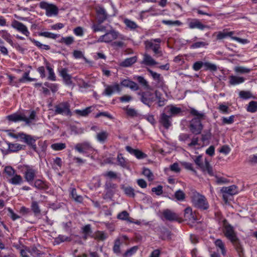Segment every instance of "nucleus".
Listing matches in <instances>:
<instances>
[{
	"label": "nucleus",
	"instance_id": "f257e3e1",
	"mask_svg": "<svg viewBox=\"0 0 257 257\" xmlns=\"http://www.w3.org/2000/svg\"><path fill=\"white\" fill-rule=\"evenodd\" d=\"M222 223L223 232L224 236L232 242L238 252L239 256L241 257L243 254V249L236 236L233 227L228 223L226 219H223Z\"/></svg>",
	"mask_w": 257,
	"mask_h": 257
},
{
	"label": "nucleus",
	"instance_id": "f03ea898",
	"mask_svg": "<svg viewBox=\"0 0 257 257\" xmlns=\"http://www.w3.org/2000/svg\"><path fill=\"white\" fill-rule=\"evenodd\" d=\"M190 113L194 115V117L190 122V130L193 134L199 135L201 133L203 129L201 121L205 119V114L203 112H199L194 108L191 109Z\"/></svg>",
	"mask_w": 257,
	"mask_h": 257
},
{
	"label": "nucleus",
	"instance_id": "7ed1b4c3",
	"mask_svg": "<svg viewBox=\"0 0 257 257\" xmlns=\"http://www.w3.org/2000/svg\"><path fill=\"white\" fill-rule=\"evenodd\" d=\"M36 116V112L31 111L29 115L24 113H14L8 115L7 118L10 121L18 122L24 121L27 125H30L35 120Z\"/></svg>",
	"mask_w": 257,
	"mask_h": 257
},
{
	"label": "nucleus",
	"instance_id": "20e7f679",
	"mask_svg": "<svg viewBox=\"0 0 257 257\" xmlns=\"http://www.w3.org/2000/svg\"><path fill=\"white\" fill-rule=\"evenodd\" d=\"M191 201L195 207L200 209L207 210L209 208L208 203L205 196L196 192L193 193Z\"/></svg>",
	"mask_w": 257,
	"mask_h": 257
},
{
	"label": "nucleus",
	"instance_id": "39448f33",
	"mask_svg": "<svg viewBox=\"0 0 257 257\" xmlns=\"http://www.w3.org/2000/svg\"><path fill=\"white\" fill-rule=\"evenodd\" d=\"M54 113L66 116H71L70 105L67 101H63L54 106Z\"/></svg>",
	"mask_w": 257,
	"mask_h": 257
},
{
	"label": "nucleus",
	"instance_id": "423d86ee",
	"mask_svg": "<svg viewBox=\"0 0 257 257\" xmlns=\"http://www.w3.org/2000/svg\"><path fill=\"white\" fill-rule=\"evenodd\" d=\"M119 36V33L113 29H111L109 32L104 35L99 37L96 41L97 43H109L114 40L116 39Z\"/></svg>",
	"mask_w": 257,
	"mask_h": 257
},
{
	"label": "nucleus",
	"instance_id": "0eeeda50",
	"mask_svg": "<svg viewBox=\"0 0 257 257\" xmlns=\"http://www.w3.org/2000/svg\"><path fill=\"white\" fill-rule=\"evenodd\" d=\"M195 164L203 171H206L208 174L212 176L214 175L213 170L209 162L205 160V163L204 164L202 161V156H198L194 160Z\"/></svg>",
	"mask_w": 257,
	"mask_h": 257
},
{
	"label": "nucleus",
	"instance_id": "6e6552de",
	"mask_svg": "<svg viewBox=\"0 0 257 257\" xmlns=\"http://www.w3.org/2000/svg\"><path fill=\"white\" fill-rule=\"evenodd\" d=\"M40 7L41 9L46 10V14L48 17H51L53 15L56 16L58 14V9L53 4H50L43 2L40 3Z\"/></svg>",
	"mask_w": 257,
	"mask_h": 257
},
{
	"label": "nucleus",
	"instance_id": "1a4fd4ad",
	"mask_svg": "<svg viewBox=\"0 0 257 257\" xmlns=\"http://www.w3.org/2000/svg\"><path fill=\"white\" fill-rule=\"evenodd\" d=\"M138 94L141 96V100L145 104L151 106L152 102L155 101V96L150 91L139 92Z\"/></svg>",
	"mask_w": 257,
	"mask_h": 257
},
{
	"label": "nucleus",
	"instance_id": "9d476101",
	"mask_svg": "<svg viewBox=\"0 0 257 257\" xmlns=\"http://www.w3.org/2000/svg\"><path fill=\"white\" fill-rule=\"evenodd\" d=\"M154 42L160 43L161 40L160 39H155L151 41H147L145 42L146 48L147 49L151 48L156 54H160L161 52L159 51L160 45L158 44H154Z\"/></svg>",
	"mask_w": 257,
	"mask_h": 257
},
{
	"label": "nucleus",
	"instance_id": "9b49d317",
	"mask_svg": "<svg viewBox=\"0 0 257 257\" xmlns=\"http://www.w3.org/2000/svg\"><path fill=\"white\" fill-rule=\"evenodd\" d=\"M120 91L121 88L119 85L117 83H114L112 85H106L102 94L110 96L115 92H120Z\"/></svg>",
	"mask_w": 257,
	"mask_h": 257
},
{
	"label": "nucleus",
	"instance_id": "f8f14e48",
	"mask_svg": "<svg viewBox=\"0 0 257 257\" xmlns=\"http://www.w3.org/2000/svg\"><path fill=\"white\" fill-rule=\"evenodd\" d=\"M164 111L171 117L177 115L182 112V109L180 107H177L172 104L166 106L164 108Z\"/></svg>",
	"mask_w": 257,
	"mask_h": 257
},
{
	"label": "nucleus",
	"instance_id": "ddd939ff",
	"mask_svg": "<svg viewBox=\"0 0 257 257\" xmlns=\"http://www.w3.org/2000/svg\"><path fill=\"white\" fill-rule=\"evenodd\" d=\"M12 26L17 31L21 32L23 34L25 35L26 36H29L30 33L27 28V27L24 25L23 23L17 21H14L12 22Z\"/></svg>",
	"mask_w": 257,
	"mask_h": 257
},
{
	"label": "nucleus",
	"instance_id": "4468645a",
	"mask_svg": "<svg viewBox=\"0 0 257 257\" xmlns=\"http://www.w3.org/2000/svg\"><path fill=\"white\" fill-rule=\"evenodd\" d=\"M172 117L166 112H163L160 115V122L166 129H168L172 124Z\"/></svg>",
	"mask_w": 257,
	"mask_h": 257
},
{
	"label": "nucleus",
	"instance_id": "2eb2a0df",
	"mask_svg": "<svg viewBox=\"0 0 257 257\" xmlns=\"http://www.w3.org/2000/svg\"><path fill=\"white\" fill-rule=\"evenodd\" d=\"M126 150L130 154L134 155L138 159H142L147 158V155L138 149H134L130 146L125 147Z\"/></svg>",
	"mask_w": 257,
	"mask_h": 257
},
{
	"label": "nucleus",
	"instance_id": "dca6fc26",
	"mask_svg": "<svg viewBox=\"0 0 257 257\" xmlns=\"http://www.w3.org/2000/svg\"><path fill=\"white\" fill-rule=\"evenodd\" d=\"M184 217L185 220L192 223L194 222L197 220L194 213H193L192 208L190 207H187L185 209Z\"/></svg>",
	"mask_w": 257,
	"mask_h": 257
},
{
	"label": "nucleus",
	"instance_id": "f3484780",
	"mask_svg": "<svg viewBox=\"0 0 257 257\" xmlns=\"http://www.w3.org/2000/svg\"><path fill=\"white\" fill-rule=\"evenodd\" d=\"M60 75L63 78L65 83L67 85H72L73 83L71 80V76L67 73V69L63 68L60 71Z\"/></svg>",
	"mask_w": 257,
	"mask_h": 257
},
{
	"label": "nucleus",
	"instance_id": "a211bd4d",
	"mask_svg": "<svg viewBox=\"0 0 257 257\" xmlns=\"http://www.w3.org/2000/svg\"><path fill=\"white\" fill-rule=\"evenodd\" d=\"M107 18V14L105 10L102 8L96 9V19L99 23H102Z\"/></svg>",
	"mask_w": 257,
	"mask_h": 257
},
{
	"label": "nucleus",
	"instance_id": "6ab92c4d",
	"mask_svg": "<svg viewBox=\"0 0 257 257\" xmlns=\"http://www.w3.org/2000/svg\"><path fill=\"white\" fill-rule=\"evenodd\" d=\"M36 173L37 172L35 170L28 168L25 172V179L28 182H32L36 176Z\"/></svg>",
	"mask_w": 257,
	"mask_h": 257
},
{
	"label": "nucleus",
	"instance_id": "aec40b11",
	"mask_svg": "<svg viewBox=\"0 0 257 257\" xmlns=\"http://www.w3.org/2000/svg\"><path fill=\"white\" fill-rule=\"evenodd\" d=\"M189 27L190 29H198L201 30H203L206 28V26L202 24L199 20L198 19H192L191 20L189 24Z\"/></svg>",
	"mask_w": 257,
	"mask_h": 257
},
{
	"label": "nucleus",
	"instance_id": "412c9836",
	"mask_svg": "<svg viewBox=\"0 0 257 257\" xmlns=\"http://www.w3.org/2000/svg\"><path fill=\"white\" fill-rule=\"evenodd\" d=\"M90 148V144L87 142L78 143L75 146V150L80 153H84Z\"/></svg>",
	"mask_w": 257,
	"mask_h": 257
},
{
	"label": "nucleus",
	"instance_id": "4be33fe9",
	"mask_svg": "<svg viewBox=\"0 0 257 257\" xmlns=\"http://www.w3.org/2000/svg\"><path fill=\"white\" fill-rule=\"evenodd\" d=\"M221 192L224 194L233 195L237 193L238 189L235 185H231L228 187H222Z\"/></svg>",
	"mask_w": 257,
	"mask_h": 257
},
{
	"label": "nucleus",
	"instance_id": "5701e85b",
	"mask_svg": "<svg viewBox=\"0 0 257 257\" xmlns=\"http://www.w3.org/2000/svg\"><path fill=\"white\" fill-rule=\"evenodd\" d=\"M37 140L36 137H33L29 135H27L26 137L24 138V142L26 143L28 145L31 147V148L35 151L36 150L37 147L35 144L36 141Z\"/></svg>",
	"mask_w": 257,
	"mask_h": 257
},
{
	"label": "nucleus",
	"instance_id": "b1692460",
	"mask_svg": "<svg viewBox=\"0 0 257 257\" xmlns=\"http://www.w3.org/2000/svg\"><path fill=\"white\" fill-rule=\"evenodd\" d=\"M229 83L231 85H236L242 83L245 81V78L243 77L231 75L229 76Z\"/></svg>",
	"mask_w": 257,
	"mask_h": 257
},
{
	"label": "nucleus",
	"instance_id": "393cba45",
	"mask_svg": "<svg viewBox=\"0 0 257 257\" xmlns=\"http://www.w3.org/2000/svg\"><path fill=\"white\" fill-rule=\"evenodd\" d=\"M163 215L166 219L169 221H174L178 219V216L174 212L167 209L164 211Z\"/></svg>",
	"mask_w": 257,
	"mask_h": 257
},
{
	"label": "nucleus",
	"instance_id": "a878e982",
	"mask_svg": "<svg viewBox=\"0 0 257 257\" xmlns=\"http://www.w3.org/2000/svg\"><path fill=\"white\" fill-rule=\"evenodd\" d=\"M8 181L13 185H19L23 182V178L20 175L15 173L14 176L8 179Z\"/></svg>",
	"mask_w": 257,
	"mask_h": 257
},
{
	"label": "nucleus",
	"instance_id": "bb28decb",
	"mask_svg": "<svg viewBox=\"0 0 257 257\" xmlns=\"http://www.w3.org/2000/svg\"><path fill=\"white\" fill-rule=\"evenodd\" d=\"M137 61V57H132L128 58H127L122 61L120 65L122 67H130L134 64Z\"/></svg>",
	"mask_w": 257,
	"mask_h": 257
},
{
	"label": "nucleus",
	"instance_id": "cd10ccee",
	"mask_svg": "<svg viewBox=\"0 0 257 257\" xmlns=\"http://www.w3.org/2000/svg\"><path fill=\"white\" fill-rule=\"evenodd\" d=\"M108 134L106 131H101L97 133L96 138L97 140L101 143H103L107 139Z\"/></svg>",
	"mask_w": 257,
	"mask_h": 257
},
{
	"label": "nucleus",
	"instance_id": "c85d7f7f",
	"mask_svg": "<svg viewBox=\"0 0 257 257\" xmlns=\"http://www.w3.org/2000/svg\"><path fill=\"white\" fill-rule=\"evenodd\" d=\"M46 67L49 73L48 79L51 81H55L56 79L55 73L53 68L50 66V64L48 62H46Z\"/></svg>",
	"mask_w": 257,
	"mask_h": 257
},
{
	"label": "nucleus",
	"instance_id": "c756f323",
	"mask_svg": "<svg viewBox=\"0 0 257 257\" xmlns=\"http://www.w3.org/2000/svg\"><path fill=\"white\" fill-rule=\"evenodd\" d=\"M34 186L41 190L47 189L48 188L46 182L40 179H37L35 181Z\"/></svg>",
	"mask_w": 257,
	"mask_h": 257
},
{
	"label": "nucleus",
	"instance_id": "7c9ffc66",
	"mask_svg": "<svg viewBox=\"0 0 257 257\" xmlns=\"http://www.w3.org/2000/svg\"><path fill=\"white\" fill-rule=\"evenodd\" d=\"M102 23H99L98 21H97L96 23H94L91 26V28L93 30L94 32H105L106 31V27L103 25H101Z\"/></svg>",
	"mask_w": 257,
	"mask_h": 257
},
{
	"label": "nucleus",
	"instance_id": "2f4dec72",
	"mask_svg": "<svg viewBox=\"0 0 257 257\" xmlns=\"http://www.w3.org/2000/svg\"><path fill=\"white\" fill-rule=\"evenodd\" d=\"M143 63L147 65H154L157 64V62L150 55L147 54H145L144 55Z\"/></svg>",
	"mask_w": 257,
	"mask_h": 257
},
{
	"label": "nucleus",
	"instance_id": "473e14b6",
	"mask_svg": "<svg viewBox=\"0 0 257 257\" xmlns=\"http://www.w3.org/2000/svg\"><path fill=\"white\" fill-rule=\"evenodd\" d=\"M234 71L238 74H247L249 73L251 69L243 66H236L234 68Z\"/></svg>",
	"mask_w": 257,
	"mask_h": 257
},
{
	"label": "nucleus",
	"instance_id": "72a5a7b5",
	"mask_svg": "<svg viewBox=\"0 0 257 257\" xmlns=\"http://www.w3.org/2000/svg\"><path fill=\"white\" fill-rule=\"evenodd\" d=\"M215 246L221 250L222 255H225L226 254V249L224 242L220 239H217L215 241Z\"/></svg>",
	"mask_w": 257,
	"mask_h": 257
},
{
	"label": "nucleus",
	"instance_id": "f704fd0d",
	"mask_svg": "<svg viewBox=\"0 0 257 257\" xmlns=\"http://www.w3.org/2000/svg\"><path fill=\"white\" fill-rule=\"evenodd\" d=\"M28 253H30L34 257H39L43 254L44 253L39 250L36 247L28 249Z\"/></svg>",
	"mask_w": 257,
	"mask_h": 257
},
{
	"label": "nucleus",
	"instance_id": "c9c22d12",
	"mask_svg": "<svg viewBox=\"0 0 257 257\" xmlns=\"http://www.w3.org/2000/svg\"><path fill=\"white\" fill-rule=\"evenodd\" d=\"M204 67L205 70H209L212 72L216 71L217 70V67L215 64L208 62H204Z\"/></svg>",
	"mask_w": 257,
	"mask_h": 257
},
{
	"label": "nucleus",
	"instance_id": "e433bc0d",
	"mask_svg": "<svg viewBox=\"0 0 257 257\" xmlns=\"http://www.w3.org/2000/svg\"><path fill=\"white\" fill-rule=\"evenodd\" d=\"M246 110L248 112L252 113L257 111V102L254 101H250L248 104Z\"/></svg>",
	"mask_w": 257,
	"mask_h": 257
},
{
	"label": "nucleus",
	"instance_id": "4c0bfd02",
	"mask_svg": "<svg viewBox=\"0 0 257 257\" xmlns=\"http://www.w3.org/2000/svg\"><path fill=\"white\" fill-rule=\"evenodd\" d=\"M121 188L126 195L132 197H135L134 189L131 187H125L124 185H122Z\"/></svg>",
	"mask_w": 257,
	"mask_h": 257
},
{
	"label": "nucleus",
	"instance_id": "58836bf2",
	"mask_svg": "<svg viewBox=\"0 0 257 257\" xmlns=\"http://www.w3.org/2000/svg\"><path fill=\"white\" fill-rule=\"evenodd\" d=\"M71 195L72 198L77 202H82L83 201L82 197L80 195H78L76 193V190L75 188H72L71 190Z\"/></svg>",
	"mask_w": 257,
	"mask_h": 257
},
{
	"label": "nucleus",
	"instance_id": "ea45409f",
	"mask_svg": "<svg viewBox=\"0 0 257 257\" xmlns=\"http://www.w3.org/2000/svg\"><path fill=\"white\" fill-rule=\"evenodd\" d=\"M91 108L92 107L90 106L83 110L76 109L75 112L80 116H86L91 111Z\"/></svg>",
	"mask_w": 257,
	"mask_h": 257
},
{
	"label": "nucleus",
	"instance_id": "a19ab883",
	"mask_svg": "<svg viewBox=\"0 0 257 257\" xmlns=\"http://www.w3.org/2000/svg\"><path fill=\"white\" fill-rule=\"evenodd\" d=\"M124 23L125 24L126 27L131 30H135L138 27L135 22L127 19L124 20Z\"/></svg>",
	"mask_w": 257,
	"mask_h": 257
},
{
	"label": "nucleus",
	"instance_id": "79ce46f5",
	"mask_svg": "<svg viewBox=\"0 0 257 257\" xmlns=\"http://www.w3.org/2000/svg\"><path fill=\"white\" fill-rule=\"evenodd\" d=\"M5 173L7 175L8 180L11 178L16 173L15 170L11 166H7L5 168Z\"/></svg>",
	"mask_w": 257,
	"mask_h": 257
},
{
	"label": "nucleus",
	"instance_id": "37998d69",
	"mask_svg": "<svg viewBox=\"0 0 257 257\" xmlns=\"http://www.w3.org/2000/svg\"><path fill=\"white\" fill-rule=\"evenodd\" d=\"M137 80L138 81L147 89H151V87L148 84L147 81L142 76H137Z\"/></svg>",
	"mask_w": 257,
	"mask_h": 257
},
{
	"label": "nucleus",
	"instance_id": "c03bdc74",
	"mask_svg": "<svg viewBox=\"0 0 257 257\" xmlns=\"http://www.w3.org/2000/svg\"><path fill=\"white\" fill-rule=\"evenodd\" d=\"M93 237L96 239L103 241L107 238V235L103 232L98 231L94 234Z\"/></svg>",
	"mask_w": 257,
	"mask_h": 257
},
{
	"label": "nucleus",
	"instance_id": "a18cd8bd",
	"mask_svg": "<svg viewBox=\"0 0 257 257\" xmlns=\"http://www.w3.org/2000/svg\"><path fill=\"white\" fill-rule=\"evenodd\" d=\"M239 96L240 98L244 99H249L253 97L251 93L248 91H240L239 93Z\"/></svg>",
	"mask_w": 257,
	"mask_h": 257
},
{
	"label": "nucleus",
	"instance_id": "49530a36",
	"mask_svg": "<svg viewBox=\"0 0 257 257\" xmlns=\"http://www.w3.org/2000/svg\"><path fill=\"white\" fill-rule=\"evenodd\" d=\"M9 149L12 152H17L23 149V146L19 144H10Z\"/></svg>",
	"mask_w": 257,
	"mask_h": 257
},
{
	"label": "nucleus",
	"instance_id": "de8ad7c7",
	"mask_svg": "<svg viewBox=\"0 0 257 257\" xmlns=\"http://www.w3.org/2000/svg\"><path fill=\"white\" fill-rule=\"evenodd\" d=\"M39 35L46 38H52L53 39H55L59 37V35L49 32H41L39 34Z\"/></svg>",
	"mask_w": 257,
	"mask_h": 257
},
{
	"label": "nucleus",
	"instance_id": "09e8293b",
	"mask_svg": "<svg viewBox=\"0 0 257 257\" xmlns=\"http://www.w3.org/2000/svg\"><path fill=\"white\" fill-rule=\"evenodd\" d=\"M31 209L35 215H37L41 212V210L39 208L38 203L35 201L32 202Z\"/></svg>",
	"mask_w": 257,
	"mask_h": 257
},
{
	"label": "nucleus",
	"instance_id": "8fccbe9b",
	"mask_svg": "<svg viewBox=\"0 0 257 257\" xmlns=\"http://www.w3.org/2000/svg\"><path fill=\"white\" fill-rule=\"evenodd\" d=\"M2 36L7 42L11 45H13V42L11 39V36L6 31H2Z\"/></svg>",
	"mask_w": 257,
	"mask_h": 257
},
{
	"label": "nucleus",
	"instance_id": "3c124183",
	"mask_svg": "<svg viewBox=\"0 0 257 257\" xmlns=\"http://www.w3.org/2000/svg\"><path fill=\"white\" fill-rule=\"evenodd\" d=\"M51 148L55 151H60L66 148L65 143H55L51 146Z\"/></svg>",
	"mask_w": 257,
	"mask_h": 257
},
{
	"label": "nucleus",
	"instance_id": "603ef678",
	"mask_svg": "<svg viewBox=\"0 0 257 257\" xmlns=\"http://www.w3.org/2000/svg\"><path fill=\"white\" fill-rule=\"evenodd\" d=\"M175 197L179 201H183L185 198V194L183 191L178 190L175 193Z\"/></svg>",
	"mask_w": 257,
	"mask_h": 257
},
{
	"label": "nucleus",
	"instance_id": "864d4df0",
	"mask_svg": "<svg viewBox=\"0 0 257 257\" xmlns=\"http://www.w3.org/2000/svg\"><path fill=\"white\" fill-rule=\"evenodd\" d=\"M148 70L154 80L157 81L158 82H160L162 81V78L161 77L160 74L154 72L149 69H148Z\"/></svg>",
	"mask_w": 257,
	"mask_h": 257
},
{
	"label": "nucleus",
	"instance_id": "5fc2aeb1",
	"mask_svg": "<svg viewBox=\"0 0 257 257\" xmlns=\"http://www.w3.org/2000/svg\"><path fill=\"white\" fill-rule=\"evenodd\" d=\"M29 71L26 72L24 73L23 77L20 79V81L21 82H24L25 81H33L35 80V78H31L29 76Z\"/></svg>",
	"mask_w": 257,
	"mask_h": 257
},
{
	"label": "nucleus",
	"instance_id": "6e6d98bb",
	"mask_svg": "<svg viewBox=\"0 0 257 257\" xmlns=\"http://www.w3.org/2000/svg\"><path fill=\"white\" fill-rule=\"evenodd\" d=\"M74 42V38L73 37L69 36L67 37H62L61 39L60 42L64 43L67 45L72 44Z\"/></svg>",
	"mask_w": 257,
	"mask_h": 257
},
{
	"label": "nucleus",
	"instance_id": "4d7b16f0",
	"mask_svg": "<svg viewBox=\"0 0 257 257\" xmlns=\"http://www.w3.org/2000/svg\"><path fill=\"white\" fill-rule=\"evenodd\" d=\"M121 242L119 239H117L115 240L114 246L113 247V251L115 253H119L120 252V245Z\"/></svg>",
	"mask_w": 257,
	"mask_h": 257
},
{
	"label": "nucleus",
	"instance_id": "13d9d810",
	"mask_svg": "<svg viewBox=\"0 0 257 257\" xmlns=\"http://www.w3.org/2000/svg\"><path fill=\"white\" fill-rule=\"evenodd\" d=\"M162 23L164 24L167 25H175V26H180L182 25V23L178 20L176 21H171V20H163Z\"/></svg>",
	"mask_w": 257,
	"mask_h": 257
},
{
	"label": "nucleus",
	"instance_id": "bf43d9fd",
	"mask_svg": "<svg viewBox=\"0 0 257 257\" xmlns=\"http://www.w3.org/2000/svg\"><path fill=\"white\" fill-rule=\"evenodd\" d=\"M143 174L148 178L149 180H153L154 176L152 172L147 168H144L143 170Z\"/></svg>",
	"mask_w": 257,
	"mask_h": 257
},
{
	"label": "nucleus",
	"instance_id": "052dcab7",
	"mask_svg": "<svg viewBox=\"0 0 257 257\" xmlns=\"http://www.w3.org/2000/svg\"><path fill=\"white\" fill-rule=\"evenodd\" d=\"M69 240H70V239H69V237L65 236L64 235H59L57 237H56L55 239V242L57 244H59L61 242L65 241H69Z\"/></svg>",
	"mask_w": 257,
	"mask_h": 257
},
{
	"label": "nucleus",
	"instance_id": "680f3d73",
	"mask_svg": "<svg viewBox=\"0 0 257 257\" xmlns=\"http://www.w3.org/2000/svg\"><path fill=\"white\" fill-rule=\"evenodd\" d=\"M138 247L137 246H134L130 248V249H128L124 254V257H130L133 254H134L137 250Z\"/></svg>",
	"mask_w": 257,
	"mask_h": 257
},
{
	"label": "nucleus",
	"instance_id": "e2e57ef3",
	"mask_svg": "<svg viewBox=\"0 0 257 257\" xmlns=\"http://www.w3.org/2000/svg\"><path fill=\"white\" fill-rule=\"evenodd\" d=\"M0 52L3 55H8L9 52L7 48L4 46V42L0 39Z\"/></svg>",
	"mask_w": 257,
	"mask_h": 257
},
{
	"label": "nucleus",
	"instance_id": "0e129e2a",
	"mask_svg": "<svg viewBox=\"0 0 257 257\" xmlns=\"http://www.w3.org/2000/svg\"><path fill=\"white\" fill-rule=\"evenodd\" d=\"M234 115H231L228 117H223L222 118V123L227 124H231L234 122Z\"/></svg>",
	"mask_w": 257,
	"mask_h": 257
},
{
	"label": "nucleus",
	"instance_id": "69168bd1",
	"mask_svg": "<svg viewBox=\"0 0 257 257\" xmlns=\"http://www.w3.org/2000/svg\"><path fill=\"white\" fill-rule=\"evenodd\" d=\"M117 161L118 162V164L120 166H121L122 167H126V162L122 157V155L119 154L117 155Z\"/></svg>",
	"mask_w": 257,
	"mask_h": 257
},
{
	"label": "nucleus",
	"instance_id": "338daca9",
	"mask_svg": "<svg viewBox=\"0 0 257 257\" xmlns=\"http://www.w3.org/2000/svg\"><path fill=\"white\" fill-rule=\"evenodd\" d=\"M204 62L202 61H197L195 62L192 66L193 69L195 71L199 70L203 66H204Z\"/></svg>",
	"mask_w": 257,
	"mask_h": 257
},
{
	"label": "nucleus",
	"instance_id": "774afa93",
	"mask_svg": "<svg viewBox=\"0 0 257 257\" xmlns=\"http://www.w3.org/2000/svg\"><path fill=\"white\" fill-rule=\"evenodd\" d=\"M190 139V135L185 133L181 134L179 136V140L180 141L185 143Z\"/></svg>",
	"mask_w": 257,
	"mask_h": 257
}]
</instances>
